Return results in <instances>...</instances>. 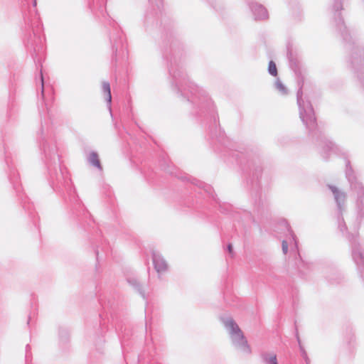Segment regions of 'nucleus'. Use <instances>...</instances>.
<instances>
[{"label":"nucleus","mask_w":364,"mask_h":364,"mask_svg":"<svg viewBox=\"0 0 364 364\" xmlns=\"http://www.w3.org/2000/svg\"><path fill=\"white\" fill-rule=\"evenodd\" d=\"M102 91L104 92L105 97L107 102V107L109 111L110 115L112 117H113V113L112 109V95L110 85L109 82H104L102 83Z\"/></svg>","instance_id":"1"},{"label":"nucleus","mask_w":364,"mask_h":364,"mask_svg":"<svg viewBox=\"0 0 364 364\" xmlns=\"http://www.w3.org/2000/svg\"><path fill=\"white\" fill-rule=\"evenodd\" d=\"M87 161L91 165L97 168L99 170L102 169L99 156L96 152H91L87 156Z\"/></svg>","instance_id":"2"},{"label":"nucleus","mask_w":364,"mask_h":364,"mask_svg":"<svg viewBox=\"0 0 364 364\" xmlns=\"http://www.w3.org/2000/svg\"><path fill=\"white\" fill-rule=\"evenodd\" d=\"M155 268L158 272H164L167 268L168 265L165 260L160 257H155L154 259Z\"/></svg>","instance_id":"3"},{"label":"nucleus","mask_w":364,"mask_h":364,"mask_svg":"<svg viewBox=\"0 0 364 364\" xmlns=\"http://www.w3.org/2000/svg\"><path fill=\"white\" fill-rule=\"evenodd\" d=\"M226 326L230 328L235 333H240V331L238 326L234 323L233 321L229 320L226 321Z\"/></svg>","instance_id":"4"},{"label":"nucleus","mask_w":364,"mask_h":364,"mask_svg":"<svg viewBox=\"0 0 364 364\" xmlns=\"http://www.w3.org/2000/svg\"><path fill=\"white\" fill-rule=\"evenodd\" d=\"M268 70L271 75H272L273 76H277V69L276 64L273 61L269 62Z\"/></svg>","instance_id":"5"},{"label":"nucleus","mask_w":364,"mask_h":364,"mask_svg":"<svg viewBox=\"0 0 364 364\" xmlns=\"http://www.w3.org/2000/svg\"><path fill=\"white\" fill-rule=\"evenodd\" d=\"M275 87L282 94L287 93V89L285 86L279 80L276 81Z\"/></svg>","instance_id":"6"},{"label":"nucleus","mask_w":364,"mask_h":364,"mask_svg":"<svg viewBox=\"0 0 364 364\" xmlns=\"http://www.w3.org/2000/svg\"><path fill=\"white\" fill-rule=\"evenodd\" d=\"M268 364H277L276 355H272L267 359Z\"/></svg>","instance_id":"7"},{"label":"nucleus","mask_w":364,"mask_h":364,"mask_svg":"<svg viewBox=\"0 0 364 364\" xmlns=\"http://www.w3.org/2000/svg\"><path fill=\"white\" fill-rule=\"evenodd\" d=\"M282 246L283 252L284 254H287V252L288 251V245H287V242L285 240L282 241Z\"/></svg>","instance_id":"8"},{"label":"nucleus","mask_w":364,"mask_h":364,"mask_svg":"<svg viewBox=\"0 0 364 364\" xmlns=\"http://www.w3.org/2000/svg\"><path fill=\"white\" fill-rule=\"evenodd\" d=\"M41 88H42V94H43V77L42 73L41 74Z\"/></svg>","instance_id":"9"},{"label":"nucleus","mask_w":364,"mask_h":364,"mask_svg":"<svg viewBox=\"0 0 364 364\" xmlns=\"http://www.w3.org/2000/svg\"><path fill=\"white\" fill-rule=\"evenodd\" d=\"M228 247L229 252L232 254V246L231 245H229Z\"/></svg>","instance_id":"10"}]
</instances>
